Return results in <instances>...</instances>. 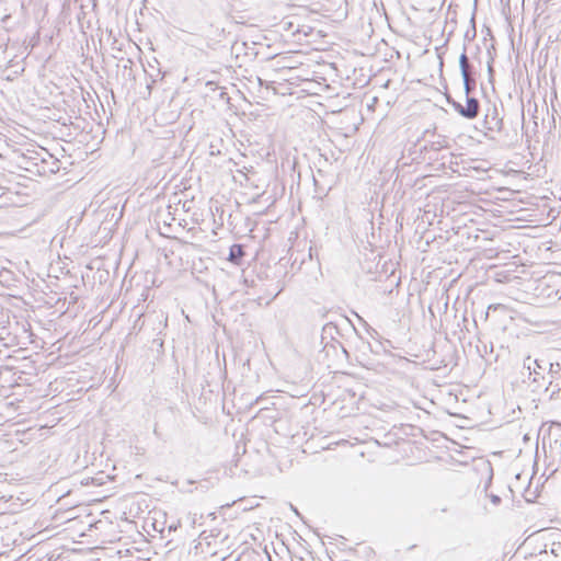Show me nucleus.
Here are the masks:
<instances>
[{
    "instance_id": "obj_1",
    "label": "nucleus",
    "mask_w": 561,
    "mask_h": 561,
    "mask_svg": "<svg viewBox=\"0 0 561 561\" xmlns=\"http://www.w3.org/2000/svg\"><path fill=\"white\" fill-rule=\"evenodd\" d=\"M19 165L39 176L56 174L60 170V161L43 147L26 149L19 157Z\"/></svg>"
},
{
    "instance_id": "obj_2",
    "label": "nucleus",
    "mask_w": 561,
    "mask_h": 561,
    "mask_svg": "<svg viewBox=\"0 0 561 561\" xmlns=\"http://www.w3.org/2000/svg\"><path fill=\"white\" fill-rule=\"evenodd\" d=\"M271 45L262 42H248L237 38L231 44V51L239 58L243 55L249 59L268 60L276 57L279 53L270 51Z\"/></svg>"
},
{
    "instance_id": "obj_3",
    "label": "nucleus",
    "mask_w": 561,
    "mask_h": 561,
    "mask_svg": "<svg viewBox=\"0 0 561 561\" xmlns=\"http://www.w3.org/2000/svg\"><path fill=\"white\" fill-rule=\"evenodd\" d=\"M101 49L107 53V44H111V55L114 58L124 60L138 48V44L131 37H98Z\"/></svg>"
},
{
    "instance_id": "obj_4",
    "label": "nucleus",
    "mask_w": 561,
    "mask_h": 561,
    "mask_svg": "<svg viewBox=\"0 0 561 561\" xmlns=\"http://www.w3.org/2000/svg\"><path fill=\"white\" fill-rule=\"evenodd\" d=\"M483 127L491 133H500L503 128V118L495 104L488 106L483 118Z\"/></svg>"
},
{
    "instance_id": "obj_5",
    "label": "nucleus",
    "mask_w": 561,
    "mask_h": 561,
    "mask_svg": "<svg viewBox=\"0 0 561 561\" xmlns=\"http://www.w3.org/2000/svg\"><path fill=\"white\" fill-rule=\"evenodd\" d=\"M339 334V325L334 322H328L322 328L321 341L325 343L324 348L332 342L341 346L344 354L348 355L346 348L335 339Z\"/></svg>"
},
{
    "instance_id": "obj_6",
    "label": "nucleus",
    "mask_w": 561,
    "mask_h": 561,
    "mask_svg": "<svg viewBox=\"0 0 561 561\" xmlns=\"http://www.w3.org/2000/svg\"><path fill=\"white\" fill-rule=\"evenodd\" d=\"M523 369L527 370L528 377L534 375V381L537 382L539 377L543 378L542 373L546 368L542 365V360L527 356L524 359Z\"/></svg>"
},
{
    "instance_id": "obj_7",
    "label": "nucleus",
    "mask_w": 561,
    "mask_h": 561,
    "mask_svg": "<svg viewBox=\"0 0 561 561\" xmlns=\"http://www.w3.org/2000/svg\"><path fill=\"white\" fill-rule=\"evenodd\" d=\"M346 0H323L321 9L328 14H336L337 16L346 15Z\"/></svg>"
},
{
    "instance_id": "obj_8",
    "label": "nucleus",
    "mask_w": 561,
    "mask_h": 561,
    "mask_svg": "<svg viewBox=\"0 0 561 561\" xmlns=\"http://www.w3.org/2000/svg\"><path fill=\"white\" fill-rule=\"evenodd\" d=\"M480 113V102L473 96H466V104L463 111L461 110V116L467 119H474Z\"/></svg>"
},
{
    "instance_id": "obj_9",
    "label": "nucleus",
    "mask_w": 561,
    "mask_h": 561,
    "mask_svg": "<svg viewBox=\"0 0 561 561\" xmlns=\"http://www.w3.org/2000/svg\"><path fill=\"white\" fill-rule=\"evenodd\" d=\"M244 255V250L241 244L234 243L230 247L229 260L233 263H239Z\"/></svg>"
},
{
    "instance_id": "obj_10",
    "label": "nucleus",
    "mask_w": 561,
    "mask_h": 561,
    "mask_svg": "<svg viewBox=\"0 0 561 561\" xmlns=\"http://www.w3.org/2000/svg\"><path fill=\"white\" fill-rule=\"evenodd\" d=\"M467 65H468V57H467L466 46H465L463 51L459 57V68H460L462 79H466V75H468Z\"/></svg>"
},
{
    "instance_id": "obj_11",
    "label": "nucleus",
    "mask_w": 561,
    "mask_h": 561,
    "mask_svg": "<svg viewBox=\"0 0 561 561\" xmlns=\"http://www.w3.org/2000/svg\"><path fill=\"white\" fill-rule=\"evenodd\" d=\"M477 351L481 357L485 358L489 353H493V344L490 343L488 345L486 343L480 341V344L477 345Z\"/></svg>"
},
{
    "instance_id": "obj_12",
    "label": "nucleus",
    "mask_w": 561,
    "mask_h": 561,
    "mask_svg": "<svg viewBox=\"0 0 561 561\" xmlns=\"http://www.w3.org/2000/svg\"><path fill=\"white\" fill-rule=\"evenodd\" d=\"M462 81L466 96H470L471 92L476 89V81H470L468 75H466V79H462Z\"/></svg>"
},
{
    "instance_id": "obj_13",
    "label": "nucleus",
    "mask_w": 561,
    "mask_h": 561,
    "mask_svg": "<svg viewBox=\"0 0 561 561\" xmlns=\"http://www.w3.org/2000/svg\"><path fill=\"white\" fill-rule=\"evenodd\" d=\"M507 38H508L510 45L513 48V50H516L517 54H519V50L523 46V37H507Z\"/></svg>"
},
{
    "instance_id": "obj_14",
    "label": "nucleus",
    "mask_w": 561,
    "mask_h": 561,
    "mask_svg": "<svg viewBox=\"0 0 561 561\" xmlns=\"http://www.w3.org/2000/svg\"><path fill=\"white\" fill-rule=\"evenodd\" d=\"M447 101L454 107V110L461 116V110L463 111V104L455 100H451L450 98H448Z\"/></svg>"
},
{
    "instance_id": "obj_15",
    "label": "nucleus",
    "mask_w": 561,
    "mask_h": 561,
    "mask_svg": "<svg viewBox=\"0 0 561 561\" xmlns=\"http://www.w3.org/2000/svg\"><path fill=\"white\" fill-rule=\"evenodd\" d=\"M469 22H470V27H468V28L465 31L463 35H465V36H468V35L470 34V32H472V35H477V30H476V25H474V15H473V14H472V16L470 18Z\"/></svg>"
},
{
    "instance_id": "obj_16",
    "label": "nucleus",
    "mask_w": 561,
    "mask_h": 561,
    "mask_svg": "<svg viewBox=\"0 0 561 561\" xmlns=\"http://www.w3.org/2000/svg\"><path fill=\"white\" fill-rule=\"evenodd\" d=\"M447 43H448V38L444 42V44H443L440 47H438V46H437V47H435V50H436V53H437V57H438V59H439V67H440V68L443 67V62H444V61H443V56H442L443 54L440 53V49H442L443 47H445V46L447 45Z\"/></svg>"
},
{
    "instance_id": "obj_17",
    "label": "nucleus",
    "mask_w": 561,
    "mask_h": 561,
    "mask_svg": "<svg viewBox=\"0 0 561 561\" xmlns=\"http://www.w3.org/2000/svg\"><path fill=\"white\" fill-rule=\"evenodd\" d=\"M285 288V284L282 282H277L276 291L273 294L271 300H274Z\"/></svg>"
},
{
    "instance_id": "obj_18",
    "label": "nucleus",
    "mask_w": 561,
    "mask_h": 561,
    "mask_svg": "<svg viewBox=\"0 0 561 561\" xmlns=\"http://www.w3.org/2000/svg\"><path fill=\"white\" fill-rule=\"evenodd\" d=\"M134 25L136 27L131 28V32H145L146 30L142 27L141 23L138 21V19L136 18L135 21H134Z\"/></svg>"
},
{
    "instance_id": "obj_19",
    "label": "nucleus",
    "mask_w": 561,
    "mask_h": 561,
    "mask_svg": "<svg viewBox=\"0 0 561 561\" xmlns=\"http://www.w3.org/2000/svg\"><path fill=\"white\" fill-rule=\"evenodd\" d=\"M490 500L493 504L495 505H499L501 503V497L499 495H495V494H491L490 495Z\"/></svg>"
},
{
    "instance_id": "obj_20",
    "label": "nucleus",
    "mask_w": 561,
    "mask_h": 561,
    "mask_svg": "<svg viewBox=\"0 0 561 561\" xmlns=\"http://www.w3.org/2000/svg\"><path fill=\"white\" fill-rule=\"evenodd\" d=\"M344 321L346 322V324H348L350 327H352V329H353L355 332H357L356 328L354 327V324L351 322V320H350V319L344 318Z\"/></svg>"
},
{
    "instance_id": "obj_21",
    "label": "nucleus",
    "mask_w": 561,
    "mask_h": 561,
    "mask_svg": "<svg viewBox=\"0 0 561 561\" xmlns=\"http://www.w3.org/2000/svg\"><path fill=\"white\" fill-rule=\"evenodd\" d=\"M146 39L147 43H149L150 45H152L153 43L150 41V37H139V43L142 44V41Z\"/></svg>"
},
{
    "instance_id": "obj_22",
    "label": "nucleus",
    "mask_w": 561,
    "mask_h": 561,
    "mask_svg": "<svg viewBox=\"0 0 561 561\" xmlns=\"http://www.w3.org/2000/svg\"><path fill=\"white\" fill-rule=\"evenodd\" d=\"M534 48H536L539 45V37H534Z\"/></svg>"
},
{
    "instance_id": "obj_23",
    "label": "nucleus",
    "mask_w": 561,
    "mask_h": 561,
    "mask_svg": "<svg viewBox=\"0 0 561 561\" xmlns=\"http://www.w3.org/2000/svg\"><path fill=\"white\" fill-rule=\"evenodd\" d=\"M34 39H35V37H32V41L30 42V45H32V46L36 45V42Z\"/></svg>"
},
{
    "instance_id": "obj_24",
    "label": "nucleus",
    "mask_w": 561,
    "mask_h": 561,
    "mask_svg": "<svg viewBox=\"0 0 561 561\" xmlns=\"http://www.w3.org/2000/svg\"><path fill=\"white\" fill-rule=\"evenodd\" d=\"M454 32H455L454 30H448L447 35L451 36V35H454Z\"/></svg>"
},
{
    "instance_id": "obj_25",
    "label": "nucleus",
    "mask_w": 561,
    "mask_h": 561,
    "mask_svg": "<svg viewBox=\"0 0 561 561\" xmlns=\"http://www.w3.org/2000/svg\"><path fill=\"white\" fill-rule=\"evenodd\" d=\"M169 529H170V530H175V529H176V526H175V525H171V526H169Z\"/></svg>"
},
{
    "instance_id": "obj_26",
    "label": "nucleus",
    "mask_w": 561,
    "mask_h": 561,
    "mask_svg": "<svg viewBox=\"0 0 561 561\" xmlns=\"http://www.w3.org/2000/svg\"><path fill=\"white\" fill-rule=\"evenodd\" d=\"M226 95H227V93H226V92H221V93H220V98H221V99H225V98H226Z\"/></svg>"
},
{
    "instance_id": "obj_27",
    "label": "nucleus",
    "mask_w": 561,
    "mask_h": 561,
    "mask_svg": "<svg viewBox=\"0 0 561 561\" xmlns=\"http://www.w3.org/2000/svg\"><path fill=\"white\" fill-rule=\"evenodd\" d=\"M153 433L154 435L159 436V430H157V427H154Z\"/></svg>"
},
{
    "instance_id": "obj_28",
    "label": "nucleus",
    "mask_w": 561,
    "mask_h": 561,
    "mask_svg": "<svg viewBox=\"0 0 561 561\" xmlns=\"http://www.w3.org/2000/svg\"><path fill=\"white\" fill-rule=\"evenodd\" d=\"M299 33H300V31H299V30H297V31L293 32V34H291V35H293V36H296V35H297V34H299Z\"/></svg>"
},
{
    "instance_id": "obj_29",
    "label": "nucleus",
    "mask_w": 561,
    "mask_h": 561,
    "mask_svg": "<svg viewBox=\"0 0 561 561\" xmlns=\"http://www.w3.org/2000/svg\"><path fill=\"white\" fill-rule=\"evenodd\" d=\"M318 35H319V36H322V35H325V34H324L322 31H319V32H318Z\"/></svg>"
},
{
    "instance_id": "obj_30",
    "label": "nucleus",
    "mask_w": 561,
    "mask_h": 561,
    "mask_svg": "<svg viewBox=\"0 0 561 561\" xmlns=\"http://www.w3.org/2000/svg\"><path fill=\"white\" fill-rule=\"evenodd\" d=\"M206 84L207 85H211V84H214V82L213 81H208Z\"/></svg>"
},
{
    "instance_id": "obj_31",
    "label": "nucleus",
    "mask_w": 561,
    "mask_h": 561,
    "mask_svg": "<svg viewBox=\"0 0 561 561\" xmlns=\"http://www.w3.org/2000/svg\"><path fill=\"white\" fill-rule=\"evenodd\" d=\"M126 62H127V64H131L130 58H127Z\"/></svg>"
},
{
    "instance_id": "obj_32",
    "label": "nucleus",
    "mask_w": 561,
    "mask_h": 561,
    "mask_svg": "<svg viewBox=\"0 0 561 561\" xmlns=\"http://www.w3.org/2000/svg\"><path fill=\"white\" fill-rule=\"evenodd\" d=\"M129 31H130V30H126V36H129Z\"/></svg>"
},
{
    "instance_id": "obj_33",
    "label": "nucleus",
    "mask_w": 561,
    "mask_h": 561,
    "mask_svg": "<svg viewBox=\"0 0 561 561\" xmlns=\"http://www.w3.org/2000/svg\"><path fill=\"white\" fill-rule=\"evenodd\" d=\"M129 31H130V30H126V36H129Z\"/></svg>"
},
{
    "instance_id": "obj_34",
    "label": "nucleus",
    "mask_w": 561,
    "mask_h": 561,
    "mask_svg": "<svg viewBox=\"0 0 561 561\" xmlns=\"http://www.w3.org/2000/svg\"><path fill=\"white\" fill-rule=\"evenodd\" d=\"M557 426H561V423H554Z\"/></svg>"
}]
</instances>
